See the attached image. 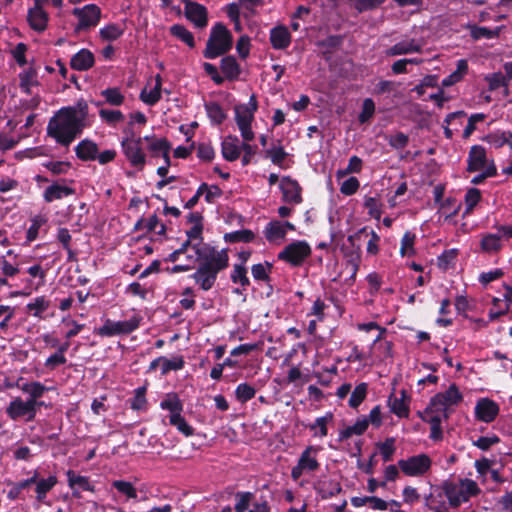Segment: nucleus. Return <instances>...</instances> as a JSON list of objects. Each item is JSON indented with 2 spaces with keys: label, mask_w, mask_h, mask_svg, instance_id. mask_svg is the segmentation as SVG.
Instances as JSON below:
<instances>
[{
  "label": "nucleus",
  "mask_w": 512,
  "mask_h": 512,
  "mask_svg": "<svg viewBox=\"0 0 512 512\" xmlns=\"http://www.w3.org/2000/svg\"><path fill=\"white\" fill-rule=\"evenodd\" d=\"M87 115L88 106L84 102L63 107L49 120L47 134L58 144L68 146L86 127Z\"/></svg>",
  "instance_id": "obj_1"
},
{
  "label": "nucleus",
  "mask_w": 512,
  "mask_h": 512,
  "mask_svg": "<svg viewBox=\"0 0 512 512\" xmlns=\"http://www.w3.org/2000/svg\"><path fill=\"white\" fill-rule=\"evenodd\" d=\"M228 260L225 250L214 251L200 263L199 268L191 277L202 290H210L216 281L217 274L228 266Z\"/></svg>",
  "instance_id": "obj_2"
},
{
  "label": "nucleus",
  "mask_w": 512,
  "mask_h": 512,
  "mask_svg": "<svg viewBox=\"0 0 512 512\" xmlns=\"http://www.w3.org/2000/svg\"><path fill=\"white\" fill-rule=\"evenodd\" d=\"M442 489L452 508L459 507L463 503L468 502L472 497L478 496L481 492L478 484L468 478L445 481Z\"/></svg>",
  "instance_id": "obj_3"
},
{
  "label": "nucleus",
  "mask_w": 512,
  "mask_h": 512,
  "mask_svg": "<svg viewBox=\"0 0 512 512\" xmlns=\"http://www.w3.org/2000/svg\"><path fill=\"white\" fill-rule=\"evenodd\" d=\"M232 43L233 38L230 31L222 23H217L211 29L204 57L214 59L221 56L231 49Z\"/></svg>",
  "instance_id": "obj_4"
},
{
  "label": "nucleus",
  "mask_w": 512,
  "mask_h": 512,
  "mask_svg": "<svg viewBox=\"0 0 512 512\" xmlns=\"http://www.w3.org/2000/svg\"><path fill=\"white\" fill-rule=\"evenodd\" d=\"M258 104L255 95H251L247 104H239L234 108L235 121L244 141H252L255 137L251 124Z\"/></svg>",
  "instance_id": "obj_5"
},
{
  "label": "nucleus",
  "mask_w": 512,
  "mask_h": 512,
  "mask_svg": "<svg viewBox=\"0 0 512 512\" xmlns=\"http://www.w3.org/2000/svg\"><path fill=\"white\" fill-rule=\"evenodd\" d=\"M321 447L309 445L300 454L295 466L291 469V478L294 481H299L304 475H312L320 468L318 461V454Z\"/></svg>",
  "instance_id": "obj_6"
},
{
  "label": "nucleus",
  "mask_w": 512,
  "mask_h": 512,
  "mask_svg": "<svg viewBox=\"0 0 512 512\" xmlns=\"http://www.w3.org/2000/svg\"><path fill=\"white\" fill-rule=\"evenodd\" d=\"M398 466L405 476L415 478L423 477L430 472L432 459L429 455L420 453L400 459Z\"/></svg>",
  "instance_id": "obj_7"
},
{
  "label": "nucleus",
  "mask_w": 512,
  "mask_h": 512,
  "mask_svg": "<svg viewBox=\"0 0 512 512\" xmlns=\"http://www.w3.org/2000/svg\"><path fill=\"white\" fill-rule=\"evenodd\" d=\"M122 151L130 165L142 170L146 165V154L142 147V138L131 135L121 142Z\"/></svg>",
  "instance_id": "obj_8"
},
{
  "label": "nucleus",
  "mask_w": 512,
  "mask_h": 512,
  "mask_svg": "<svg viewBox=\"0 0 512 512\" xmlns=\"http://www.w3.org/2000/svg\"><path fill=\"white\" fill-rule=\"evenodd\" d=\"M141 321L142 317L136 313H134L129 319L123 321H112L107 319L103 326L98 329V334L105 337L129 334L139 327Z\"/></svg>",
  "instance_id": "obj_9"
},
{
  "label": "nucleus",
  "mask_w": 512,
  "mask_h": 512,
  "mask_svg": "<svg viewBox=\"0 0 512 512\" xmlns=\"http://www.w3.org/2000/svg\"><path fill=\"white\" fill-rule=\"evenodd\" d=\"M43 404V402H34V400H23L21 397H15L7 406L6 414L14 421L20 418L32 421L36 416L37 407Z\"/></svg>",
  "instance_id": "obj_10"
},
{
  "label": "nucleus",
  "mask_w": 512,
  "mask_h": 512,
  "mask_svg": "<svg viewBox=\"0 0 512 512\" xmlns=\"http://www.w3.org/2000/svg\"><path fill=\"white\" fill-rule=\"evenodd\" d=\"M182 261L191 269L197 262H203L206 257L210 256L215 250H211L206 244L203 243H190L185 241L181 245Z\"/></svg>",
  "instance_id": "obj_11"
},
{
  "label": "nucleus",
  "mask_w": 512,
  "mask_h": 512,
  "mask_svg": "<svg viewBox=\"0 0 512 512\" xmlns=\"http://www.w3.org/2000/svg\"><path fill=\"white\" fill-rule=\"evenodd\" d=\"M311 253L310 246L305 241H295L287 245L278 255V258L290 263L300 265Z\"/></svg>",
  "instance_id": "obj_12"
},
{
  "label": "nucleus",
  "mask_w": 512,
  "mask_h": 512,
  "mask_svg": "<svg viewBox=\"0 0 512 512\" xmlns=\"http://www.w3.org/2000/svg\"><path fill=\"white\" fill-rule=\"evenodd\" d=\"M73 15L78 18L76 30H85L98 24L101 17V10L95 4H87L81 8H75Z\"/></svg>",
  "instance_id": "obj_13"
},
{
  "label": "nucleus",
  "mask_w": 512,
  "mask_h": 512,
  "mask_svg": "<svg viewBox=\"0 0 512 512\" xmlns=\"http://www.w3.org/2000/svg\"><path fill=\"white\" fill-rule=\"evenodd\" d=\"M184 3V14L186 18L196 27L204 28L208 23V13L206 7L197 2L189 0H184Z\"/></svg>",
  "instance_id": "obj_14"
},
{
  "label": "nucleus",
  "mask_w": 512,
  "mask_h": 512,
  "mask_svg": "<svg viewBox=\"0 0 512 512\" xmlns=\"http://www.w3.org/2000/svg\"><path fill=\"white\" fill-rule=\"evenodd\" d=\"M499 405L489 399L480 398L475 405V417L482 422L491 423L499 414Z\"/></svg>",
  "instance_id": "obj_15"
},
{
  "label": "nucleus",
  "mask_w": 512,
  "mask_h": 512,
  "mask_svg": "<svg viewBox=\"0 0 512 512\" xmlns=\"http://www.w3.org/2000/svg\"><path fill=\"white\" fill-rule=\"evenodd\" d=\"M162 78L159 74L147 82L140 93V99L145 104L153 106L161 99Z\"/></svg>",
  "instance_id": "obj_16"
},
{
  "label": "nucleus",
  "mask_w": 512,
  "mask_h": 512,
  "mask_svg": "<svg viewBox=\"0 0 512 512\" xmlns=\"http://www.w3.org/2000/svg\"><path fill=\"white\" fill-rule=\"evenodd\" d=\"M448 410L449 408L435 395L421 414V417L423 420L442 422L448 417Z\"/></svg>",
  "instance_id": "obj_17"
},
{
  "label": "nucleus",
  "mask_w": 512,
  "mask_h": 512,
  "mask_svg": "<svg viewBox=\"0 0 512 512\" xmlns=\"http://www.w3.org/2000/svg\"><path fill=\"white\" fill-rule=\"evenodd\" d=\"M279 187L282 191L283 201L293 204H299L302 201L301 188L295 180L289 177H283Z\"/></svg>",
  "instance_id": "obj_18"
},
{
  "label": "nucleus",
  "mask_w": 512,
  "mask_h": 512,
  "mask_svg": "<svg viewBox=\"0 0 512 512\" xmlns=\"http://www.w3.org/2000/svg\"><path fill=\"white\" fill-rule=\"evenodd\" d=\"M502 233H485L481 236L479 251L484 254H497L503 248Z\"/></svg>",
  "instance_id": "obj_19"
},
{
  "label": "nucleus",
  "mask_w": 512,
  "mask_h": 512,
  "mask_svg": "<svg viewBox=\"0 0 512 512\" xmlns=\"http://www.w3.org/2000/svg\"><path fill=\"white\" fill-rule=\"evenodd\" d=\"M390 411L400 418L409 416V397L405 390H401L400 396L391 394L388 398Z\"/></svg>",
  "instance_id": "obj_20"
},
{
  "label": "nucleus",
  "mask_w": 512,
  "mask_h": 512,
  "mask_svg": "<svg viewBox=\"0 0 512 512\" xmlns=\"http://www.w3.org/2000/svg\"><path fill=\"white\" fill-rule=\"evenodd\" d=\"M422 43L415 39H403L386 50L387 56L406 55L422 50Z\"/></svg>",
  "instance_id": "obj_21"
},
{
  "label": "nucleus",
  "mask_w": 512,
  "mask_h": 512,
  "mask_svg": "<svg viewBox=\"0 0 512 512\" xmlns=\"http://www.w3.org/2000/svg\"><path fill=\"white\" fill-rule=\"evenodd\" d=\"M488 162L486 151L482 146H473L469 152L468 157V170L476 172L478 170H484L490 166Z\"/></svg>",
  "instance_id": "obj_22"
},
{
  "label": "nucleus",
  "mask_w": 512,
  "mask_h": 512,
  "mask_svg": "<svg viewBox=\"0 0 512 512\" xmlns=\"http://www.w3.org/2000/svg\"><path fill=\"white\" fill-rule=\"evenodd\" d=\"M35 5L28 12V21L37 31H43L47 26L48 16L42 8V0H34Z\"/></svg>",
  "instance_id": "obj_23"
},
{
  "label": "nucleus",
  "mask_w": 512,
  "mask_h": 512,
  "mask_svg": "<svg viewBox=\"0 0 512 512\" xmlns=\"http://www.w3.org/2000/svg\"><path fill=\"white\" fill-rule=\"evenodd\" d=\"M333 419V413L326 412L323 416L317 417L307 428L311 431L313 437L322 439L328 435V427L332 424Z\"/></svg>",
  "instance_id": "obj_24"
},
{
  "label": "nucleus",
  "mask_w": 512,
  "mask_h": 512,
  "mask_svg": "<svg viewBox=\"0 0 512 512\" xmlns=\"http://www.w3.org/2000/svg\"><path fill=\"white\" fill-rule=\"evenodd\" d=\"M368 426L369 420L365 416L359 417L354 424L348 425L339 430L338 440L344 441L355 435L360 436L367 430Z\"/></svg>",
  "instance_id": "obj_25"
},
{
  "label": "nucleus",
  "mask_w": 512,
  "mask_h": 512,
  "mask_svg": "<svg viewBox=\"0 0 512 512\" xmlns=\"http://www.w3.org/2000/svg\"><path fill=\"white\" fill-rule=\"evenodd\" d=\"M270 42L275 49H286L291 43V35L287 27L279 25L272 28L270 31Z\"/></svg>",
  "instance_id": "obj_26"
},
{
  "label": "nucleus",
  "mask_w": 512,
  "mask_h": 512,
  "mask_svg": "<svg viewBox=\"0 0 512 512\" xmlns=\"http://www.w3.org/2000/svg\"><path fill=\"white\" fill-rule=\"evenodd\" d=\"M68 485L73 489V495L79 497L77 489L84 491H94V486L90 483L89 479L85 476L77 475L74 471L68 470L67 473Z\"/></svg>",
  "instance_id": "obj_27"
},
{
  "label": "nucleus",
  "mask_w": 512,
  "mask_h": 512,
  "mask_svg": "<svg viewBox=\"0 0 512 512\" xmlns=\"http://www.w3.org/2000/svg\"><path fill=\"white\" fill-rule=\"evenodd\" d=\"M94 55L88 49H81L71 58V67L74 70L86 71L94 64Z\"/></svg>",
  "instance_id": "obj_28"
},
{
  "label": "nucleus",
  "mask_w": 512,
  "mask_h": 512,
  "mask_svg": "<svg viewBox=\"0 0 512 512\" xmlns=\"http://www.w3.org/2000/svg\"><path fill=\"white\" fill-rule=\"evenodd\" d=\"M241 154V145L236 136H227L222 141V155L227 161H235Z\"/></svg>",
  "instance_id": "obj_29"
},
{
  "label": "nucleus",
  "mask_w": 512,
  "mask_h": 512,
  "mask_svg": "<svg viewBox=\"0 0 512 512\" xmlns=\"http://www.w3.org/2000/svg\"><path fill=\"white\" fill-rule=\"evenodd\" d=\"M77 157L83 161L96 160L98 146L95 142L85 139L78 143L75 147Z\"/></svg>",
  "instance_id": "obj_30"
},
{
  "label": "nucleus",
  "mask_w": 512,
  "mask_h": 512,
  "mask_svg": "<svg viewBox=\"0 0 512 512\" xmlns=\"http://www.w3.org/2000/svg\"><path fill=\"white\" fill-rule=\"evenodd\" d=\"M170 145L164 138L151 139L148 150L152 157H163L167 165H170Z\"/></svg>",
  "instance_id": "obj_31"
},
{
  "label": "nucleus",
  "mask_w": 512,
  "mask_h": 512,
  "mask_svg": "<svg viewBox=\"0 0 512 512\" xmlns=\"http://www.w3.org/2000/svg\"><path fill=\"white\" fill-rule=\"evenodd\" d=\"M74 190L66 185L52 184L48 186L43 194L44 200L48 203L72 195Z\"/></svg>",
  "instance_id": "obj_32"
},
{
  "label": "nucleus",
  "mask_w": 512,
  "mask_h": 512,
  "mask_svg": "<svg viewBox=\"0 0 512 512\" xmlns=\"http://www.w3.org/2000/svg\"><path fill=\"white\" fill-rule=\"evenodd\" d=\"M264 234L266 239L271 243H280L286 236V232L282 225V221H270L265 229Z\"/></svg>",
  "instance_id": "obj_33"
},
{
  "label": "nucleus",
  "mask_w": 512,
  "mask_h": 512,
  "mask_svg": "<svg viewBox=\"0 0 512 512\" xmlns=\"http://www.w3.org/2000/svg\"><path fill=\"white\" fill-rule=\"evenodd\" d=\"M37 475L36 473V476ZM33 484H36L35 492L37 501L44 503L47 493L57 484V478L56 476H49L48 478L42 479L36 478V482Z\"/></svg>",
  "instance_id": "obj_34"
},
{
  "label": "nucleus",
  "mask_w": 512,
  "mask_h": 512,
  "mask_svg": "<svg viewBox=\"0 0 512 512\" xmlns=\"http://www.w3.org/2000/svg\"><path fill=\"white\" fill-rule=\"evenodd\" d=\"M124 26L117 23H110L99 30V37L102 41L113 42L124 34Z\"/></svg>",
  "instance_id": "obj_35"
},
{
  "label": "nucleus",
  "mask_w": 512,
  "mask_h": 512,
  "mask_svg": "<svg viewBox=\"0 0 512 512\" xmlns=\"http://www.w3.org/2000/svg\"><path fill=\"white\" fill-rule=\"evenodd\" d=\"M50 307V301L44 296H38L26 305L28 312L38 319H44V312Z\"/></svg>",
  "instance_id": "obj_36"
},
{
  "label": "nucleus",
  "mask_w": 512,
  "mask_h": 512,
  "mask_svg": "<svg viewBox=\"0 0 512 512\" xmlns=\"http://www.w3.org/2000/svg\"><path fill=\"white\" fill-rule=\"evenodd\" d=\"M467 72H468L467 60H465V59L458 60L456 70L442 80V85L444 87H449V86H452V85L458 83L459 81H461L463 79V77L467 74Z\"/></svg>",
  "instance_id": "obj_37"
},
{
  "label": "nucleus",
  "mask_w": 512,
  "mask_h": 512,
  "mask_svg": "<svg viewBox=\"0 0 512 512\" xmlns=\"http://www.w3.org/2000/svg\"><path fill=\"white\" fill-rule=\"evenodd\" d=\"M512 133L509 131H495L485 137V141L494 148H501L506 144L512 147Z\"/></svg>",
  "instance_id": "obj_38"
},
{
  "label": "nucleus",
  "mask_w": 512,
  "mask_h": 512,
  "mask_svg": "<svg viewBox=\"0 0 512 512\" xmlns=\"http://www.w3.org/2000/svg\"><path fill=\"white\" fill-rule=\"evenodd\" d=\"M160 407L170 412V415H179L183 410V404L175 393L167 394L161 401Z\"/></svg>",
  "instance_id": "obj_39"
},
{
  "label": "nucleus",
  "mask_w": 512,
  "mask_h": 512,
  "mask_svg": "<svg viewBox=\"0 0 512 512\" xmlns=\"http://www.w3.org/2000/svg\"><path fill=\"white\" fill-rule=\"evenodd\" d=\"M221 71L227 79L235 80L239 77L240 67L234 57L228 56L221 60Z\"/></svg>",
  "instance_id": "obj_40"
},
{
  "label": "nucleus",
  "mask_w": 512,
  "mask_h": 512,
  "mask_svg": "<svg viewBox=\"0 0 512 512\" xmlns=\"http://www.w3.org/2000/svg\"><path fill=\"white\" fill-rule=\"evenodd\" d=\"M21 390L29 395V398L27 400H34V402H39L38 398L42 397L43 394L49 390V388L44 386L40 382L34 381L24 383L21 386Z\"/></svg>",
  "instance_id": "obj_41"
},
{
  "label": "nucleus",
  "mask_w": 512,
  "mask_h": 512,
  "mask_svg": "<svg viewBox=\"0 0 512 512\" xmlns=\"http://www.w3.org/2000/svg\"><path fill=\"white\" fill-rule=\"evenodd\" d=\"M438 399L450 408L462 400V394L455 385H451L446 391L436 394Z\"/></svg>",
  "instance_id": "obj_42"
},
{
  "label": "nucleus",
  "mask_w": 512,
  "mask_h": 512,
  "mask_svg": "<svg viewBox=\"0 0 512 512\" xmlns=\"http://www.w3.org/2000/svg\"><path fill=\"white\" fill-rule=\"evenodd\" d=\"M136 226L143 227L148 232H154L158 235H164L166 231L165 225L159 221L156 215H152L146 220L138 221Z\"/></svg>",
  "instance_id": "obj_43"
},
{
  "label": "nucleus",
  "mask_w": 512,
  "mask_h": 512,
  "mask_svg": "<svg viewBox=\"0 0 512 512\" xmlns=\"http://www.w3.org/2000/svg\"><path fill=\"white\" fill-rule=\"evenodd\" d=\"M377 449L385 462L391 461L396 451V440L393 437L376 444Z\"/></svg>",
  "instance_id": "obj_44"
},
{
  "label": "nucleus",
  "mask_w": 512,
  "mask_h": 512,
  "mask_svg": "<svg viewBox=\"0 0 512 512\" xmlns=\"http://www.w3.org/2000/svg\"><path fill=\"white\" fill-rule=\"evenodd\" d=\"M101 96L105 99V102L112 106H120L124 103L125 96L119 88H107L101 91Z\"/></svg>",
  "instance_id": "obj_45"
},
{
  "label": "nucleus",
  "mask_w": 512,
  "mask_h": 512,
  "mask_svg": "<svg viewBox=\"0 0 512 512\" xmlns=\"http://www.w3.org/2000/svg\"><path fill=\"white\" fill-rule=\"evenodd\" d=\"M170 32L173 36L186 43L189 47L193 48L195 46L193 34L183 25L175 24L171 26Z\"/></svg>",
  "instance_id": "obj_46"
},
{
  "label": "nucleus",
  "mask_w": 512,
  "mask_h": 512,
  "mask_svg": "<svg viewBox=\"0 0 512 512\" xmlns=\"http://www.w3.org/2000/svg\"><path fill=\"white\" fill-rule=\"evenodd\" d=\"M415 234L407 231L401 239L400 254L402 257H412L415 254Z\"/></svg>",
  "instance_id": "obj_47"
},
{
  "label": "nucleus",
  "mask_w": 512,
  "mask_h": 512,
  "mask_svg": "<svg viewBox=\"0 0 512 512\" xmlns=\"http://www.w3.org/2000/svg\"><path fill=\"white\" fill-rule=\"evenodd\" d=\"M100 118L108 125L115 126L124 120V114L120 110L100 109Z\"/></svg>",
  "instance_id": "obj_48"
},
{
  "label": "nucleus",
  "mask_w": 512,
  "mask_h": 512,
  "mask_svg": "<svg viewBox=\"0 0 512 512\" xmlns=\"http://www.w3.org/2000/svg\"><path fill=\"white\" fill-rule=\"evenodd\" d=\"M231 280L235 284H240L242 288H246L249 284L247 270L243 264H235L231 272Z\"/></svg>",
  "instance_id": "obj_49"
},
{
  "label": "nucleus",
  "mask_w": 512,
  "mask_h": 512,
  "mask_svg": "<svg viewBox=\"0 0 512 512\" xmlns=\"http://www.w3.org/2000/svg\"><path fill=\"white\" fill-rule=\"evenodd\" d=\"M34 482H36V473H34V475L29 479H25L17 483L9 482V484L12 485V488L8 491L7 497L10 500H16L17 498H19L22 490L26 489Z\"/></svg>",
  "instance_id": "obj_50"
},
{
  "label": "nucleus",
  "mask_w": 512,
  "mask_h": 512,
  "mask_svg": "<svg viewBox=\"0 0 512 512\" xmlns=\"http://www.w3.org/2000/svg\"><path fill=\"white\" fill-rule=\"evenodd\" d=\"M368 385L366 383L358 384L351 393L349 406L357 408L366 398Z\"/></svg>",
  "instance_id": "obj_51"
},
{
  "label": "nucleus",
  "mask_w": 512,
  "mask_h": 512,
  "mask_svg": "<svg viewBox=\"0 0 512 512\" xmlns=\"http://www.w3.org/2000/svg\"><path fill=\"white\" fill-rule=\"evenodd\" d=\"M169 422L186 437L192 436L194 434V429L186 422V420L181 416V414L170 415Z\"/></svg>",
  "instance_id": "obj_52"
},
{
  "label": "nucleus",
  "mask_w": 512,
  "mask_h": 512,
  "mask_svg": "<svg viewBox=\"0 0 512 512\" xmlns=\"http://www.w3.org/2000/svg\"><path fill=\"white\" fill-rule=\"evenodd\" d=\"M46 222L47 219L44 216L40 215L35 216L31 219V225L27 230L26 236L28 242H32L38 237L40 228L44 226Z\"/></svg>",
  "instance_id": "obj_53"
},
{
  "label": "nucleus",
  "mask_w": 512,
  "mask_h": 512,
  "mask_svg": "<svg viewBox=\"0 0 512 512\" xmlns=\"http://www.w3.org/2000/svg\"><path fill=\"white\" fill-rule=\"evenodd\" d=\"M162 368L161 373L163 375L167 374L169 371H177L183 368L184 360L182 356H175L171 359L166 357H162Z\"/></svg>",
  "instance_id": "obj_54"
},
{
  "label": "nucleus",
  "mask_w": 512,
  "mask_h": 512,
  "mask_svg": "<svg viewBox=\"0 0 512 512\" xmlns=\"http://www.w3.org/2000/svg\"><path fill=\"white\" fill-rule=\"evenodd\" d=\"M253 499L251 492H239L236 494L235 512H248Z\"/></svg>",
  "instance_id": "obj_55"
},
{
  "label": "nucleus",
  "mask_w": 512,
  "mask_h": 512,
  "mask_svg": "<svg viewBox=\"0 0 512 512\" xmlns=\"http://www.w3.org/2000/svg\"><path fill=\"white\" fill-rule=\"evenodd\" d=\"M256 394V390L247 383H241L236 387L235 396L237 400L245 403L251 400Z\"/></svg>",
  "instance_id": "obj_56"
},
{
  "label": "nucleus",
  "mask_w": 512,
  "mask_h": 512,
  "mask_svg": "<svg viewBox=\"0 0 512 512\" xmlns=\"http://www.w3.org/2000/svg\"><path fill=\"white\" fill-rule=\"evenodd\" d=\"M221 189L215 185H207L205 183L201 184L198 188V195H204L205 200L208 203H212L216 198L221 196Z\"/></svg>",
  "instance_id": "obj_57"
},
{
  "label": "nucleus",
  "mask_w": 512,
  "mask_h": 512,
  "mask_svg": "<svg viewBox=\"0 0 512 512\" xmlns=\"http://www.w3.org/2000/svg\"><path fill=\"white\" fill-rule=\"evenodd\" d=\"M364 206L368 211V214L376 219L379 220L382 214L381 211V204L375 197L366 196L364 198Z\"/></svg>",
  "instance_id": "obj_58"
},
{
  "label": "nucleus",
  "mask_w": 512,
  "mask_h": 512,
  "mask_svg": "<svg viewBox=\"0 0 512 512\" xmlns=\"http://www.w3.org/2000/svg\"><path fill=\"white\" fill-rule=\"evenodd\" d=\"M362 169V160L357 156H352L349 159L348 166L345 170H338L336 178L339 180L349 173H359Z\"/></svg>",
  "instance_id": "obj_59"
},
{
  "label": "nucleus",
  "mask_w": 512,
  "mask_h": 512,
  "mask_svg": "<svg viewBox=\"0 0 512 512\" xmlns=\"http://www.w3.org/2000/svg\"><path fill=\"white\" fill-rule=\"evenodd\" d=\"M485 80L488 82L489 89L491 91L498 89L499 87H505L508 88V82L503 77V74L501 72H495L488 74L485 77Z\"/></svg>",
  "instance_id": "obj_60"
},
{
  "label": "nucleus",
  "mask_w": 512,
  "mask_h": 512,
  "mask_svg": "<svg viewBox=\"0 0 512 512\" xmlns=\"http://www.w3.org/2000/svg\"><path fill=\"white\" fill-rule=\"evenodd\" d=\"M481 199V192L476 188H470L465 195V213H470Z\"/></svg>",
  "instance_id": "obj_61"
},
{
  "label": "nucleus",
  "mask_w": 512,
  "mask_h": 512,
  "mask_svg": "<svg viewBox=\"0 0 512 512\" xmlns=\"http://www.w3.org/2000/svg\"><path fill=\"white\" fill-rule=\"evenodd\" d=\"M460 208V203H458L454 198H447L440 203L439 210L446 215V217H451L457 214Z\"/></svg>",
  "instance_id": "obj_62"
},
{
  "label": "nucleus",
  "mask_w": 512,
  "mask_h": 512,
  "mask_svg": "<svg viewBox=\"0 0 512 512\" xmlns=\"http://www.w3.org/2000/svg\"><path fill=\"white\" fill-rule=\"evenodd\" d=\"M271 270L269 263H258L252 266L251 273L255 280L266 281Z\"/></svg>",
  "instance_id": "obj_63"
},
{
  "label": "nucleus",
  "mask_w": 512,
  "mask_h": 512,
  "mask_svg": "<svg viewBox=\"0 0 512 512\" xmlns=\"http://www.w3.org/2000/svg\"><path fill=\"white\" fill-rule=\"evenodd\" d=\"M359 186V180L351 176L340 184V192L346 196H351L357 192Z\"/></svg>",
  "instance_id": "obj_64"
}]
</instances>
